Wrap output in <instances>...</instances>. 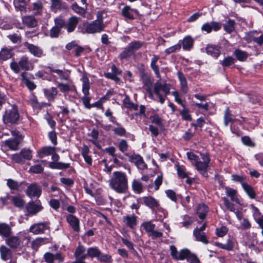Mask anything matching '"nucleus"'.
Listing matches in <instances>:
<instances>
[{"instance_id": "nucleus-33", "label": "nucleus", "mask_w": 263, "mask_h": 263, "mask_svg": "<svg viewBox=\"0 0 263 263\" xmlns=\"http://www.w3.org/2000/svg\"><path fill=\"white\" fill-rule=\"evenodd\" d=\"M241 185L245 192L250 198L254 199L255 198V192L250 185L245 182H242Z\"/></svg>"}, {"instance_id": "nucleus-52", "label": "nucleus", "mask_w": 263, "mask_h": 263, "mask_svg": "<svg viewBox=\"0 0 263 263\" xmlns=\"http://www.w3.org/2000/svg\"><path fill=\"white\" fill-rule=\"evenodd\" d=\"M32 9L33 11H36L35 14H41L43 12V5L41 1H38L35 3L32 4Z\"/></svg>"}, {"instance_id": "nucleus-56", "label": "nucleus", "mask_w": 263, "mask_h": 263, "mask_svg": "<svg viewBox=\"0 0 263 263\" xmlns=\"http://www.w3.org/2000/svg\"><path fill=\"white\" fill-rule=\"evenodd\" d=\"M12 201L13 205L17 208H22L24 205V200L17 196H12Z\"/></svg>"}, {"instance_id": "nucleus-50", "label": "nucleus", "mask_w": 263, "mask_h": 263, "mask_svg": "<svg viewBox=\"0 0 263 263\" xmlns=\"http://www.w3.org/2000/svg\"><path fill=\"white\" fill-rule=\"evenodd\" d=\"M128 46L135 54V52L142 47V43L139 41H134L129 43Z\"/></svg>"}, {"instance_id": "nucleus-54", "label": "nucleus", "mask_w": 263, "mask_h": 263, "mask_svg": "<svg viewBox=\"0 0 263 263\" xmlns=\"http://www.w3.org/2000/svg\"><path fill=\"white\" fill-rule=\"evenodd\" d=\"M138 203H133L130 207L132 209H138L140 207L139 204L144 203L146 206H148V197H144L142 199L139 198L137 200Z\"/></svg>"}, {"instance_id": "nucleus-62", "label": "nucleus", "mask_w": 263, "mask_h": 263, "mask_svg": "<svg viewBox=\"0 0 263 263\" xmlns=\"http://www.w3.org/2000/svg\"><path fill=\"white\" fill-rule=\"evenodd\" d=\"M48 137L51 142L54 145L58 144L57 141V134L55 130H52L49 132L48 134Z\"/></svg>"}, {"instance_id": "nucleus-31", "label": "nucleus", "mask_w": 263, "mask_h": 263, "mask_svg": "<svg viewBox=\"0 0 263 263\" xmlns=\"http://www.w3.org/2000/svg\"><path fill=\"white\" fill-rule=\"evenodd\" d=\"M18 64L20 65V68H21L22 70H24L25 71L30 70V65L31 63L27 56H22L18 61Z\"/></svg>"}, {"instance_id": "nucleus-10", "label": "nucleus", "mask_w": 263, "mask_h": 263, "mask_svg": "<svg viewBox=\"0 0 263 263\" xmlns=\"http://www.w3.org/2000/svg\"><path fill=\"white\" fill-rule=\"evenodd\" d=\"M149 208L156 213L159 219H161L165 217V213L160 207L158 202L154 198L149 197Z\"/></svg>"}, {"instance_id": "nucleus-27", "label": "nucleus", "mask_w": 263, "mask_h": 263, "mask_svg": "<svg viewBox=\"0 0 263 263\" xmlns=\"http://www.w3.org/2000/svg\"><path fill=\"white\" fill-rule=\"evenodd\" d=\"M7 238L6 240V243L11 248L16 249L21 245V241L18 237L9 236Z\"/></svg>"}, {"instance_id": "nucleus-60", "label": "nucleus", "mask_w": 263, "mask_h": 263, "mask_svg": "<svg viewBox=\"0 0 263 263\" xmlns=\"http://www.w3.org/2000/svg\"><path fill=\"white\" fill-rule=\"evenodd\" d=\"M150 119L152 123L155 124L160 128H162L163 127V123L162 122L161 119L158 116L154 115L153 116H151Z\"/></svg>"}, {"instance_id": "nucleus-30", "label": "nucleus", "mask_w": 263, "mask_h": 263, "mask_svg": "<svg viewBox=\"0 0 263 263\" xmlns=\"http://www.w3.org/2000/svg\"><path fill=\"white\" fill-rule=\"evenodd\" d=\"M178 77L180 82V88L184 93H186L188 91L187 83L186 78L183 74L181 72H178Z\"/></svg>"}, {"instance_id": "nucleus-59", "label": "nucleus", "mask_w": 263, "mask_h": 263, "mask_svg": "<svg viewBox=\"0 0 263 263\" xmlns=\"http://www.w3.org/2000/svg\"><path fill=\"white\" fill-rule=\"evenodd\" d=\"M176 167L177 171L178 176L182 178L187 177V175L186 173V170L184 166L176 164Z\"/></svg>"}, {"instance_id": "nucleus-64", "label": "nucleus", "mask_w": 263, "mask_h": 263, "mask_svg": "<svg viewBox=\"0 0 263 263\" xmlns=\"http://www.w3.org/2000/svg\"><path fill=\"white\" fill-rule=\"evenodd\" d=\"M85 252V247L84 246L79 244L75 250L74 256L77 259L82 254L84 253Z\"/></svg>"}, {"instance_id": "nucleus-41", "label": "nucleus", "mask_w": 263, "mask_h": 263, "mask_svg": "<svg viewBox=\"0 0 263 263\" xmlns=\"http://www.w3.org/2000/svg\"><path fill=\"white\" fill-rule=\"evenodd\" d=\"M44 118L46 120L52 130H55L56 122L53 119V116L47 111L44 115Z\"/></svg>"}, {"instance_id": "nucleus-43", "label": "nucleus", "mask_w": 263, "mask_h": 263, "mask_svg": "<svg viewBox=\"0 0 263 263\" xmlns=\"http://www.w3.org/2000/svg\"><path fill=\"white\" fill-rule=\"evenodd\" d=\"M101 254L100 250L97 247H90L87 249V255L88 257H98Z\"/></svg>"}, {"instance_id": "nucleus-49", "label": "nucleus", "mask_w": 263, "mask_h": 263, "mask_svg": "<svg viewBox=\"0 0 263 263\" xmlns=\"http://www.w3.org/2000/svg\"><path fill=\"white\" fill-rule=\"evenodd\" d=\"M89 136L92 137L94 139V140L90 139L89 141H90L93 144L95 145L97 147L100 148V145L96 141V140H97L99 137L98 130L96 128H93L90 134H89Z\"/></svg>"}, {"instance_id": "nucleus-36", "label": "nucleus", "mask_w": 263, "mask_h": 263, "mask_svg": "<svg viewBox=\"0 0 263 263\" xmlns=\"http://www.w3.org/2000/svg\"><path fill=\"white\" fill-rule=\"evenodd\" d=\"M193 233L197 240L201 241L205 244H207L208 243V241L205 237V234L203 232H200L199 228H196L194 230Z\"/></svg>"}, {"instance_id": "nucleus-5", "label": "nucleus", "mask_w": 263, "mask_h": 263, "mask_svg": "<svg viewBox=\"0 0 263 263\" xmlns=\"http://www.w3.org/2000/svg\"><path fill=\"white\" fill-rule=\"evenodd\" d=\"M13 138H10L5 141V144L10 149L16 151L19 149V145L23 140L24 136L17 130H14L11 132Z\"/></svg>"}, {"instance_id": "nucleus-25", "label": "nucleus", "mask_w": 263, "mask_h": 263, "mask_svg": "<svg viewBox=\"0 0 263 263\" xmlns=\"http://www.w3.org/2000/svg\"><path fill=\"white\" fill-rule=\"evenodd\" d=\"M12 51V48L3 47L0 51V61H6L11 58L14 55Z\"/></svg>"}, {"instance_id": "nucleus-22", "label": "nucleus", "mask_w": 263, "mask_h": 263, "mask_svg": "<svg viewBox=\"0 0 263 263\" xmlns=\"http://www.w3.org/2000/svg\"><path fill=\"white\" fill-rule=\"evenodd\" d=\"M25 46L27 47L29 51L34 56L40 58L43 55V51L39 47L34 44L28 43V42L25 43Z\"/></svg>"}, {"instance_id": "nucleus-55", "label": "nucleus", "mask_w": 263, "mask_h": 263, "mask_svg": "<svg viewBox=\"0 0 263 263\" xmlns=\"http://www.w3.org/2000/svg\"><path fill=\"white\" fill-rule=\"evenodd\" d=\"M44 171V167L41 164H35L29 168V172L33 174H41Z\"/></svg>"}, {"instance_id": "nucleus-40", "label": "nucleus", "mask_w": 263, "mask_h": 263, "mask_svg": "<svg viewBox=\"0 0 263 263\" xmlns=\"http://www.w3.org/2000/svg\"><path fill=\"white\" fill-rule=\"evenodd\" d=\"M132 187L135 193L140 194L143 192V185L138 180L134 179L133 181Z\"/></svg>"}, {"instance_id": "nucleus-53", "label": "nucleus", "mask_w": 263, "mask_h": 263, "mask_svg": "<svg viewBox=\"0 0 263 263\" xmlns=\"http://www.w3.org/2000/svg\"><path fill=\"white\" fill-rule=\"evenodd\" d=\"M71 9L74 12L81 15H84L86 13V9L79 6L77 3L72 4Z\"/></svg>"}, {"instance_id": "nucleus-29", "label": "nucleus", "mask_w": 263, "mask_h": 263, "mask_svg": "<svg viewBox=\"0 0 263 263\" xmlns=\"http://www.w3.org/2000/svg\"><path fill=\"white\" fill-rule=\"evenodd\" d=\"M226 195L231 198V200L238 204H240L239 200L238 198L237 191L236 190L229 187H225Z\"/></svg>"}, {"instance_id": "nucleus-32", "label": "nucleus", "mask_w": 263, "mask_h": 263, "mask_svg": "<svg viewBox=\"0 0 263 263\" xmlns=\"http://www.w3.org/2000/svg\"><path fill=\"white\" fill-rule=\"evenodd\" d=\"M0 253L1 258L5 261L8 260L11 257L12 252L11 250L5 246L0 247Z\"/></svg>"}, {"instance_id": "nucleus-58", "label": "nucleus", "mask_w": 263, "mask_h": 263, "mask_svg": "<svg viewBox=\"0 0 263 263\" xmlns=\"http://www.w3.org/2000/svg\"><path fill=\"white\" fill-rule=\"evenodd\" d=\"M234 54L239 61H245L248 58V54L246 52L240 50H236L234 52Z\"/></svg>"}, {"instance_id": "nucleus-24", "label": "nucleus", "mask_w": 263, "mask_h": 263, "mask_svg": "<svg viewBox=\"0 0 263 263\" xmlns=\"http://www.w3.org/2000/svg\"><path fill=\"white\" fill-rule=\"evenodd\" d=\"M55 151L56 148L54 146H45L39 149L37 155L40 158H42L46 156L51 155L53 152H55Z\"/></svg>"}, {"instance_id": "nucleus-38", "label": "nucleus", "mask_w": 263, "mask_h": 263, "mask_svg": "<svg viewBox=\"0 0 263 263\" xmlns=\"http://www.w3.org/2000/svg\"><path fill=\"white\" fill-rule=\"evenodd\" d=\"M11 233L10 227L6 223H2L0 226V235L8 237Z\"/></svg>"}, {"instance_id": "nucleus-6", "label": "nucleus", "mask_w": 263, "mask_h": 263, "mask_svg": "<svg viewBox=\"0 0 263 263\" xmlns=\"http://www.w3.org/2000/svg\"><path fill=\"white\" fill-rule=\"evenodd\" d=\"M171 85L167 83L162 84L160 81H157L154 84V93L159 99L161 104H163L165 101V98L160 94V91L162 90L165 95L167 96L170 92Z\"/></svg>"}, {"instance_id": "nucleus-1", "label": "nucleus", "mask_w": 263, "mask_h": 263, "mask_svg": "<svg viewBox=\"0 0 263 263\" xmlns=\"http://www.w3.org/2000/svg\"><path fill=\"white\" fill-rule=\"evenodd\" d=\"M187 157L196 170L204 176L207 175V169L210 165V158L207 153H200L197 156L193 152H187Z\"/></svg>"}, {"instance_id": "nucleus-20", "label": "nucleus", "mask_w": 263, "mask_h": 263, "mask_svg": "<svg viewBox=\"0 0 263 263\" xmlns=\"http://www.w3.org/2000/svg\"><path fill=\"white\" fill-rule=\"evenodd\" d=\"M133 13H135L138 16L140 15L139 11L137 9H132L128 5H126L121 10L122 15L129 20H134L135 19Z\"/></svg>"}, {"instance_id": "nucleus-28", "label": "nucleus", "mask_w": 263, "mask_h": 263, "mask_svg": "<svg viewBox=\"0 0 263 263\" xmlns=\"http://www.w3.org/2000/svg\"><path fill=\"white\" fill-rule=\"evenodd\" d=\"M123 105L124 107L129 110H137L138 109V105L137 104L134 103L131 101L128 95H126L124 98L123 100Z\"/></svg>"}, {"instance_id": "nucleus-7", "label": "nucleus", "mask_w": 263, "mask_h": 263, "mask_svg": "<svg viewBox=\"0 0 263 263\" xmlns=\"http://www.w3.org/2000/svg\"><path fill=\"white\" fill-rule=\"evenodd\" d=\"M54 26L49 31V36L51 38L59 37L62 29L65 26L64 18L62 16H59L54 19Z\"/></svg>"}, {"instance_id": "nucleus-61", "label": "nucleus", "mask_w": 263, "mask_h": 263, "mask_svg": "<svg viewBox=\"0 0 263 263\" xmlns=\"http://www.w3.org/2000/svg\"><path fill=\"white\" fill-rule=\"evenodd\" d=\"M51 9L52 11L56 12L58 10H60L62 6V1L61 0H51Z\"/></svg>"}, {"instance_id": "nucleus-46", "label": "nucleus", "mask_w": 263, "mask_h": 263, "mask_svg": "<svg viewBox=\"0 0 263 263\" xmlns=\"http://www.w3.org/2000/svg\"><path fill=\"white\" fill-rule=\"evenodd\" d=\"M126 220L127 226L132 229L137 224V217L135 215L132 216H126Z\"/></svg>"}, {"instance_id": "nucleus-3", "label": "nucleus", "mask_w": 263, "mask_h": 263, "mask_svg": "<svg viewBox=\"0 0 263 263\" xmlns=\"http://www.w3.org/2000/svg\"><path fill=\"white\" fill-rule=\"evenodd\" d=\"M102 13H97V19L89 23L85 21L83 23V28L81 29L80 26L78 29H80V32L83 34H93L102 32L105 27L103 22V18L101 16Z\"/></svg>"}, {"instance_id": "nucleus-26", "label": "nucleus", "mask_w": 263, "mask_h": 263, "mask_svg": "<svg viewBox=\"0 0 263 263\" xmlns=\"http://www.w3.org/2000/svg\"><path fill=\"white\" fill-rule=\"evenodd\" d=\"M206 52L208 54L214 58H218L220 54V48L219 46L214 45H208L206 47Z\"/></svg>"}, {"instance_id": "nucleus-34", "label": "nucleus", "mask_w": 263, "mask_h": 263, "mask_svg": "<svg viewBox=\"0 0 263 263\" xmlns=\"http://www.w3.org/2000/svg\"><path fill=\"white\" fill-rule=\"evenodd\" d=\"M182 47L185 50H190L194 44V40L190 36L185 37L182 41Z\"/></svg>"}, {"instance_id": "nucleus-8", "label": "nucleus", "mask_w": 263, "mask_h": 263, "mask_svg": "<svg viewBox=\"0 0 263 263\" xmlns=\"http://www.w3.org/2000/svg\"><path fill=\"white\" fill-rule=\"evenodd\" d=\"M32 158V151L29 149L24 148L19 153L12 156V159L16 163H23L26 160H30Z\"/></svg>"}, {"instance_id": "nucleus-57", "label": "nucleus", "mask_w": 263, "mask_h": 263, "mask_svg": "<svg viewBox=\"0 0 263 263\" xmlns=\"http://www.w3.org/2000/svg\"><path fill=\"white\" fill-rule=\"evenodd\" d=\"M234 24H235L234 21L229 20L226 24H224V25H223L224 29L228 33H230L234 30V29H235Z\"/></svg>"}, {"instance_id": "nucleus-23", "label": "nucleus", "mask_w": 263, "mask_h": 263, "mask_svg": "<svg viewBox=\"0 0 263 263\" xmlns=\"http://www.w3.org/2000/svg\"><path fill=\"white\" fill-rule=\"evenodd\" d=\"M49 167L53 170H65L70 167L72 171H75L74 168L70 166L69 163L62 162H50L49 163Z\"/></svg>"}, {"instance_id": "nucleus-39", "label": "nucleus", "mask_w": 263, "mask_h": 263, "mask_svg": "<svg viewBox=\"0 0 263 263\" xmlns=\"http://www.w3.org/2000/svg\"><path fill=\"white\" fill-rule=\"evenodd\" d=\"M13 5L16 11L24 12L26 11L25 2L21 0H13Z\"/></svg>"}, {"instance_id": "nucleus-44", "label": "nucleus", "mask_w": 263, "mask_h": 263, "mask_svg": "<svg viewBox=\"0 0 263 263\" xmlns=\"http://www.w3.org/2000/svg\"><path fill=\"white\" fill-rule=\"evenodd\" d=\"M116 125L117 126V127H115L112 129L114 134L116 135L121 137L125 136L126 133L125 128L120 123Z\"/></svg>"}, {"instance_id": "nucleus-17", "label": "nucleus", "mask_w": 263, "mask_h": 263, "mask_svg": "<svg viewBox=\"0 0 263 263\" xmlns=\"http://www.w3.org/2000/svg\"><path fill=\"white\" fill-rule=\"evenodd\" d=\"M66 219L69 226L74 232H79L80 231V220L73 214H68L66 216Z\"/></svg>"}, {"instance_id": "nucleus-11", "label": "nucleus", "mask_w": 263, "mask_h": 263, "mask_svg": "<svg viewBox=\"0 0 263 263\" xmlns=\"http://www.w3.org/2000/svg\"><path fill=\"white\" fill-rule=\"evenodd\" d=\"M26 194L30 198H39L42 194V189L36 183H33L27 186Z\"/></svg>"}, {"instance_id": "nucleus-15", "label": "nucleus", "mask_w": 263, "mask_h": 263, "mask_svg": "<svg viewBox=\"0 0 263 263\" xmlns=\"http://www.w3.org/2000/svg\"><path fill=\"white\" fill-rule=\"evenodd\" d=\"M44 95L49 103L54 102L58 95V90L57 87H51L49 88L43 89Z\"/></svg>"}, {"instance_id": "nucleus-37", "label": "nucleus", "mask_w": 263, "mask_h": 263, "mask_svg": "<svg viewBox=\"0 0 263 263\" xmlns=\"http://www.w3.org/2000/svg\"><path fill=\"white\" fill-rule=\"evenodd\" d=\"M208 212V207L204 204H199L197 208V213L198 214L199 217L203 219Z\"/></svg>"}, {"instance_id": "nucleus-18", "label": "nucleus", "mask_w": 263, "mask_h": 263, "mask_svg": "<svg viewBox=\"0 0 263 263\" xmlns=\"http://www.w3.org/2000/svg\"><path fill=\"white\" fill-rule=\"evenodd\" d=\"M49 229V222H40L32 225L30 228V231L33 234H39L44 233L46 230Z\"/></svg>"}, {"instance_id": "nucleus-12", "label": "nucleus", "mask_w": 263, "mask_h": 263, "mask_svg": "<svg viewBox=\"0 0 263 263\" xmlns=\"http://www.w3.org/2000/svg\"><path fill=\"white\" fill-rule=\"evenodd\" d=\"M80 18L76 16H72L70 17L66 22L64 19L65 26L63 28L66 29L68 33L73 32L78 25Z\"/></svg>"}, {"instance_id": "nucleus-51", "label": "nucleus", "mask_w": 263, "mask_h": 263, "mask_svg": "<svg viewBox=\"0 0 263 263\" xmlns=\"http://www.w3.org/2000/svg\"><path fill=\"white\" fill-rule=\"evenodd\" d=\"M190 255V251L186 249H184L178 252L177 257L175 259L176 260H182L186 259L187 256Z\"/></svg>"}, {"instance_id": "nucleus-2", "label": "nucleus", "mask_w": 263, "mask_h": 263, "mask_svg": "<svg viewBox=\"0 0 263 263\" xmlns=\"http://www.w3.org/2000/svg\"><path fill=\"white\" fill-rule=\"evenodd\" d=\"M109 185L117 193H125L128 187L127 178L125 173L118 171L114 172Z\"/></svg>"}, {"instance_id": "nucleus-47", "label": "nucleus", "mask_w": 263, "mask_h": 263, "mask_svg": "<svg viewBox=\"0 0 263 263\" xmlns=\"http://www.w3.org/2000/svg\"><path fill=\"white\" fill-rule=\"evenodd\" d=\"M215 245L221 249H225L227 250H232L234 246L233 242L230 239H228L226 243L215 242Z\"/></svg>"}, {"instance_id": "nucleus-4", "label": "nucleus", "mask_w": 263, "mask_h": 263, "mask_svg": "<svg viewBox=\"0 0 263 263\" xmlns=\"http://www.w3.org/2000/svg\"><path fill=\"white\" fill-rule=\"evenodd\" d=\"M3 122L7 126H13L18 124L20 120V115L18 106L13 104L11 108L5 110L3 115Z\"/></svg>"}, {"instance_id": "nucleus-19", "label": "nucleus", "mask_w": 263, "mask_h": 263, "mask_svg": "<svg viewBox=\"0 0 263 263\" xmlns=\"http://www.w3.org/2000/svg\"><path fill=\"white\" fill-rule=\"evenodd\" d=\"M162 61L160 60L159 57L154 55L151 59V67L154 71L156 77L159 79L161 78L160 73V66L161 65Z\"/></svg>"}, {"instance_id": "nucleus-21", "label": "nucleus", "mask_w": 263, "mask_h": 263, "mask_svg": "<svg viewBox=\"0 0 263 263\" xmlns=\"http://www.w3.org/2000/svg\"><path fill=\"white\" fill-rule=\"evenodd\" d=\"M138 70L139 76L144 84V89L148 93V73L143 64L139 65Z\"/></svg>"}, {"instance_id": "nucleus-14", "label": "nucleus", "mask_w": 263, "mask_h": 263, "mask_svg": "<svg viewBox=\"0 0 263 263\" xmlns=\"http://www.w3.org/2000/svg\"><path fill=\"white\" fill-rule=\"evenodd\" d=\"M22 22L23 25L28 28L37 27L39 25L37 20L34 15H26L22 17Z\"/></svg>"}, {"instance_id": "nucleus-13", "label": "nucleus", "mask_w": 263, "mask_h": 263, "mask_svg": "<svg viewBox=\"0 0 263 263\" xmlns=\"http://www.w3.org/2000/svg\"><path fill=\"white\" fill-rule=\"evenodd\" d=\"M26 210L30 215H35L43 210V207L41 204L40 200H36L35 202L30 201L26 205Z\"/></svg>"}, {"instance_id": "nucleus-48", "label": "nucleus", "mask_w": 263, "mask_h": 263, "mask_svg": "<svg viewBox=\"0 0 263 263\" xmlns=\"http://www.w3.org/2000/svg\"><path fill=\"white\" fill-rule=\"evenodd\" d=\"M134 54L133 51H132V50L127 45V46L124 48V50L121 53H120L119 55V58L120 59H126Z\"/></svg>"}, {"instance_id": "nucleus-16", "label": "nucleus", "mask_w": 263, "mask_h": 263, "mask_svg": "<svg viewBox=\"0 0 263 263\" xmlns=\"http://www.w3.org/2000/svg\"><path fill=\"white\" fill-rule=\"evenodd\" d=\"M129 161L137 166L139 169L143 170L146 168L147 165L143 160V158L138 154H133L129 156Z\"/></svg>"}, {"instance_id": "nucleus-35", "label": "nucleus", "mask_w": 263, "mask_h": 263, "mask_svg": "<svg viewBox=\"0 0 263 263\" xmlns=\"http://www.w3.org/2000/svg\"><path fill=\"white\" fill-rule=\"evenodd\" d=\"M82 92L84 95H89L90 85L89 80L87 76H83L82 78Z\"/></svg>"}, {"instance_id": "nucleus-9", "label": "nucleus", "mask_w": 263, "mask_h": 263, "mask_svg": "<svg viewBox=\"0 0 263 263\" xmlns=\"http://www.w3.org/2000/svg\"><path fill=\"white\" fill-rule=\"evenodd\" d=\"M111 72H105L104 75L105 77L108 79L111 80L117 84H120L121 80L118 75H120L122 73V70L118 68L115 64H112L111 66Z\"/></svg>"}, {"instance_id": "nucleus-63", "label": "nucleus", "mask_w": 263, "mask_h": 263, "mask_svg": "<svg viewBox=\"0 0 263 263\" xmlns=\"http://www.w3.org/2000/svg\"><path fill=\"white\" fill-rule=\"evenodd\" d=\"M118 146L120 151L122 153L127 152L129 147L127 141L125 139L121 140Z\"/></svg>"}, {"instance_id": "nucleus-42", "label": "nucleus", "mask_w": 263, "mask_h": 263, "mask_svg": "<svg viewBox=\"0 0 263 263\" xmlns=\"http://www.w3.org/2000/svg\"><path fill=\"white\" fill-rule=\"evenodd\" d=\"M7 37L13 44L19 43L22 41V36L18 31L16 33L7 35Z\"/></svg>"}, {"instance_id": "nucleus-45", "label": "nucleus", "mask_w": 263, "mask_h": 263, "mask_svg": "<svg viewBox=\"0 0 263 263\" xmlns=\"http://www.w3.org/2000/svg\"><path fill=\"white\" fill-rule=\"evenodd\" d=\"M22 183H19L17 181L12 179H8L7 182V186L11 190L18 191Z\"/></svg>"}]
</instances>
